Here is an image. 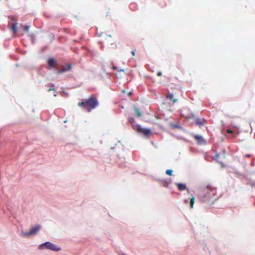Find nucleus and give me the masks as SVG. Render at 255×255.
<instances>
[{
  "mask_svg": "<svg viewBox=\"0 0 255 255\" xmlns=\"http://www.w3.org/2000/svg\"><path fill=\"white\" fill-rule=\"evenodd\" d=\"M227 132L229 133H233V131L232 130H231V129H228L227 130Z\"/></svg>",
  "mask_w": 255,
  "mask_h": 255,
  "instance_id": "6ab92c4d",
  "label": "nucleus"
},
{
  "mask_svg": "<svg viewBox=\"0 0 255 255\" xmlns=\"http://www.w3.org/2000/svg\"><path fill=\"white\" fill-rule=\"evenodd\" d=\"M134 112H135V115H136V116L137 117H141L142 114H141V112L140 111L139 109L138 108L135 107L134 108Z\"/></svg>",
  "mask_w": 255,
  "mask_h": 255,
  "instance_id": "f8f14e48",
  "label": "nucleus"
},
{
  "mask_svg": "<svg viewBox=\"0 0 255 255\" xmlns=\"http://www.w3.org/2000/svg\"><path fill=\"white\" fill-rule=\"evenodd\" d=\"M11 29L14 33H16L17 32L16 24L13 23L11 25Z\"/></svg>",
  "mask_w": 255,
  "mask_h": 255,
  "instance_id": "ddd939ff",
  "label": "nucleus"
},
{
  "mask_svg": "<svg viewBox=\"0 0 255 255\" xmlns=\"http://www.w3.org/2000/svg\"><path fill=\"white\" fill-rule=\"evenodd\" d=\"M40 225H36V226L31 228L29 232L22 233V236L24 237H27L32 235L35 234L40 230Z\"/></svg>",
  "mask_w": 255,
  "mask_h": 255,
  "instance_id": "39448f33",
  "label": "nucleus"
},
{
  "mask_svg": "<svg viewBox=\"0 0 255 255\" xmlns=\"http://www.w3.org/2000/svg\"><path fill=\"white\" fill-rule=\"evenodd\" d=\"M220 157V154H216L215 156V158L216 160H218L219 159V158Z\"/></svg>",
  "mask_w": 255,
  "mask_h": 255,
  "instance_id": "a211bd4d",
  "label": "nucleus"
},
{
  "mask_svg": "<svg viewBox=\"0 0 255 255\" xmlns=\"http://www.w3.org/2000/svg\"><path fill=\"white\" fill-rule=\"evenodd\" d=\"M157 75L158 76H161L162 75V73L161 72H158L157 73Z\"/></svg>",
  "mask_w": 255,
  "mask_h": 255,
  "instance_id": "412c9836",
  "label": "nucleus"
},
{
  "mask_svg": "<svg viewBox=\"0 0 255 255\" xmlns=\"http://www.w3.org/2000/svg\"><path fill=\"white\" fill-rule=\"evenodd\" d=\"M79 107L85 109L88 112H90L99 105L97 98L94 95H91L88 99L84 100L78 104Z\"/></svg>",
  "mask_w": 255,
  "mask_h": 255,
  "instance_id": "f03ea898",
  "label": "nucleus"
},
{
  "mask_svg": "<svg viewBox=\"0 0 255 255\" xmlns=\"http://www.w3.org/2000/svg\"><path fill=\"white\" fill-rule=\"evenodd\" d=\"M131 54L133 56H135V51L133 50L131 51Z\"/></svg>",
  "mask_w": 255,
  "mask_h": 255,
  "instance_id": "4be33fe9",
  "label": "nucleus"
},
{
  "mask_svg": "<svg viewBox=\"0 0 255 255\" xmlns=\"http://www.w3.org/2000/svg\"><path fill=\"white\" fill-rule=\"evenodd\" d=\"M38 248H39V249H40V250L47 249H49L51 251H56V252L61 250L60 248L57 247L55 245H54L50 242H46L45 243H43V244L40 245L39 246Z\"/></svg>",
  "mask_w": 255,
  "mask_h": 255,
  "instance_id": "20e7f679",
  "label": "nucleus"
},
{
  "mask_svg": "<svg viewBox=\"0 0 255 255\" xmlns=\"http://www.w3.org/2000/svg\"><path fill=\"white\" fill-rule=\"evenodd\" d=\"M29 29V26L28 25H25L23 26V29L24 31L28 32Z\"/></svg>",
  "mask_w": 255,
  "mask_h": 255,
  "instance_id": "dca6fc26",
  "label": "nucleus"
},
{
  "mask_svg": "<svg viewBox=\"0 0 255 255\" xmlns=\"http://www.w3.org/2000/svg\"><path fill=\"white\" fill-rule=\"evenodd\" d=\"M166 98L167 100H169L170 101H171L173 103H175L177 102L178 99L176 98H174L173 95L172 93H168L166 96Z\"/></svg>",
  "mask_w": 255,
  "mask_h": 255,
  "instance_id": "1a4fd4ad",
  "label": "nucleus"
},
{
  "mask_svg": "<svg viewBox=\"0 0 255 255\" xmlns=\"http://www.w3.org/2000/svg\"><path fill=\"white\" fill-rule=\"evenodd\" d=\"M172 127L173 128H178L180 127V126H178V125H172Z\"/></svg>",
  "mask_w": 255,
  "mask_h": 255,
  "instance_id": "aec40b11",
  "label": "nucleus"
},
{
  "mask_svg": "<svg viewBox=\"0 0 255 255\" xmlns=\"http://www.w3.org/2000/svg\"><path fill=\"white\" fill-rule=\"evenodd\" d=\"M195 122L197 125L202 126L205 124L206 121L203 119L197 118L195 120Z\"/></svg>",
  "mask_w": 255,
  "mask_h": 255,
  "instance_id": "9d476101",
  "label": "nucleus"
},
{
  "mask_svg": "<svg viewBox=\"0 0 255 255\" xmlns=\"http://www.w3.org/2000/svg\"><path fill=\"white\" fill-rule=\"evenodd\" d=\"M193 137L197 140L199 144H205L206 141L201 135H194Z\"/></svg>",
  "mask_w": 255,
  "mask_h": 255,
  "instance_id": "0eeeda50",
  "label": "nucleus"
},
{
  "mask_svg": "<svg viewBox=\"0 0 255 255\" xmlns=\"http://www.w3.org/2000/svg\"><path fill=\"white\" fill-rule=\"evenodd\" d=\"M72 68L71 65L70 64H68L66 65H63L61 66V69L57 71V74L59 75L62 73L70 71Z\"/></svg>",
  "mask_w": 255,
  "mask_h": 255,
  "instance_id": "423d86ee",
  "label": "nucleus"
},
{
  "mask_svg": "<svg viewBox=\"0 0 255 255\" xmlns=\"http://www.w3.org/2000/svg\"><path fill=\"white\" fill-rule=\"evenodd\" d=\"M133 128L138 132L141 133L145 137H148L152 134L151 131L150 129L143 128L139 125L133 126Z\"/></svg>",
  "mask_w": 255,
  "mask_h": 255,
  "instance_id": "7ed1b4c3",
  "label": "nucleus"
},
{
  "mask_svg": "<svg viewBox=\"0 0 255 255\" xmlns=\"http://www.w3.org/2000/svg\"><path fill=\"white\" fill-rule=\"evenodd\" d=\"M199 198L202 202L213 204L218 199L217 189L211 185L203 187L199 191Z\"/></svg>",
  "mask_w": 255,
  "mask_h": 255,
  "instance_id": "f257e3e1",
  "label": "nucleus"
},
{
  "mask_svg": "<svg viewBox=\"0 0 255 255\" xmlns=\"http://www.w3.org/2000/svg\"><path fill=\"white\" fill-rule=\"evenodd\" d=\"M129 121L131 123V122H132L134 121V120H133V118H130V119H129Z\"/></svg>",
  "mask_w": 255,
  "mask_h": 255,
  "instance_id": "5701e85b",
  "label": "nucleus"
},
{
  "mask_svg": "<svg viewBox=\"0 0 255 255\" xmlns=\"http://www.w3.org/2000/svg\"><path fill=\"white\" fill-rule=\"evenodd\" d=\"M176 186L179 191H183L186 189V185L183 183H176Z\"/></svg>",
  "mask_w": 255,
  "mask_h": 255,
  "instance_id": "9b49d317",
  "label": "nucleus"
},
{
  "mask_svg": "<svg viewBox=\"0 0 255 255\" xmlns=\"http://www.w3.org/2000/svg\"><path fill=\"white\" fill-rule=\"evenodd\" d=\"M54 85L53 84H52L50 86V88L49 89V91H53L54 90Z\"/></svg>",
  "mask_w": 255,
  "mask_h": 255,
  "instance_id": "f3484780",
  "label": "nucleus"
},
{
  "mask_svg": "<svg viewBox=\"0 0 255 255\" xmlns=\"http://www.w3.org/2000/svg\"><path fill=\"white\" fill-rule=\"evenodd\" d=\"M47 63L50 67L49 69H51V68H54L56 66V62L54 58H50L47 61Z\"/></svg>",
  "mask_w": 255,
  "mask_h": 255,
  "instance_id": "6e6552de",
  "label": "nucleus"
},
{
  "mask_svg": "<svg viewBox=\"0 0 255 255\" xmlns=\"http://www.w3.org/2000/svg\"><path fill=\"white\" fill-rule=\"evenodd\" d=\"M172 172L173 171L171 169H167L166 171V173L169 176L172 175Z\"/></svg>",
  "mask_w": 255,
  "mask_h": 255,
  "instance_id": "2eb2a0df",
  "label": "nucleus"
},
{
  "mask_svg": "<svg viewBox=\"0 0 255 255\" xmlns=\"http://www.w3.org/2000/svg\"><path fill=\"white\" fill-rule=\"evenodd\" d=\"M194 201H195V198L193 196H192V197H191V198L190 199V205L191 208H193V205L194 204Z\"/></svg>",
  "mask_w": 255,
  "mask_h": 255,
  "instance_id": "4468645a",
  "label": "nucleus"
}]
</instances>
